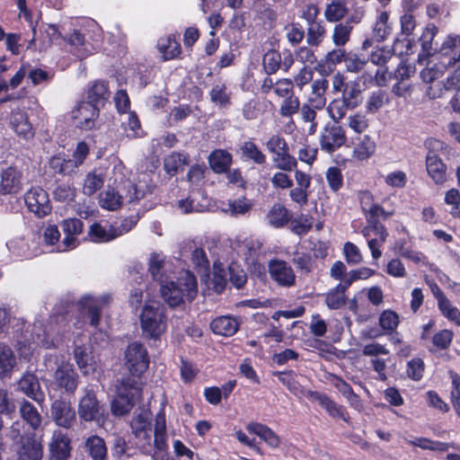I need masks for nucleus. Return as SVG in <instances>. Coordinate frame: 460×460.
<instances>
[{
	"mask_svg": "<svg viewBox=\"0 0 460 460\" xmlns=\"http://www.w3.org/2000/svg\"><path fill=\"white\" fill-rule=\"evenodd\" d=\"M242 155L256 164H264L267 161L266 155L252 141H245L241 146Z\"/></svg>",
	"mask_w": 460,
	"mask_h": 460,
	"instance_id": "obj_34",
	"label": "nucleus"
},
{
	"mask_svg": "<svg viewBox=\"0 0 460 460\" xmlns=\"http://www.w3.org/2000/svg\"><path fill=\"white\" fill-rule=\"evenodd\" d=\"M70 438L66 434L58 429L52 434L49 451L56 460H66L71 455Z\"/></svg>",
	"mask_w": 460,
	"mask_h": 460,
	"instance_id": "obj_19",
	"label": "nucleus"
},
{
	"mask_svg": "<svg viewBox=\"0 0 460 460\" xmlns=\"http://www.w3.org/2000/svg\"><path fill=\"white\" fill-rule=\"evenodd\" d=\"M131 432L135 438V444L139 450L146 455H152V429L151 412L145 407H139L134 411L129 422Z\"/></svg>",
	"mask_w": 460,
	"mask_h": 460,
	"instance_id": "obj_3",
	"label": "nucleus"
},
{
	"mask_svg": "<svg viewBox=\"0 0 460 460\" xmlns=\"http://www.w3.org/2000/svg\"><path fill=\"white\" fill-rule=\"evenodd\" d=\"M208 163L215 172H226L232 164V155L226 150L217 149L209 155Z\"/></svg>",
	"mask_w": 460,
	"mask_h": 460,
	"instance_id": "obj_29",
	"label": "nucleus"
},
{
	"mask_svg": "<svg viewBox=\"0 0 460 460\" xmlns=\"http://www.w3.org/2000/svg\"><path fill=\"white\" fill-rule=\"evenodd\" d=\"M103 185V178L101 174L89 172L84 180L83 191L84 194L91 196Z\"/></svg>",
	"mask_w": 460,
	"mask_h": 460,
	"instance_id": "obj_57",
	"label": "nucleus"
},
{
	"mask_svg": "<svg viewBox=\"0 0 460 460\" xmlns=\"http://www.w3.org/2000/svg\"><path fill=\"white\" fill-rule=\"evenodd\" d=\"M198 292L197 280L190 271H185L176 281L165 280L160 284V295L170 307H178L186 300L192 301Z\"/></svg>",
	"mask_w": 460,
	"mask_h": 460,
	"instance_id": "obj_1",
	"label": "nucleus"
},
{
	"mask_svg": "<svg viewBox=\"0 0 460 460\" xmlns=\"http://www.w3.org/2000/svg\"><path fill=\"white\" fill-rule=\"evenodd\" d=\"M22 190V174L14 167H8L2 172L0 181V192L3 194H15Z\"/></svg>",
	"mask_w": 460,
	"mask_h": 460,
	"instance_id": "obj_21",
	"label": "nucleus"
},
{
	"mask_svg": "<svg viewBox=\"0 0 460 460\" xmlns=\"http://www.w3.org/2000/svg\"><path fill=\"white\" fill-rule=\"evenodd\" d=\"M300 102L294 94L290 95L282 102L279 113L284 117H290L300 110Z\"/></svg>",
	"mask_w": 460,
	"mask_h": 460,
	"instance_id": "obj_63",
	"label": "nucleus"
},
{
	"mask_svg": "<svg viewBox=\"0 0 460 460\" xmlns=\"http://www.w3.org/2000/svg\"><path fill=\"white\" fill-rule=\"evenodd\" d=\"M426 168L428 174L436 184H443L447 181V165L432 151L427 154Z\"/></svg>",
	"mask_w": 460,
	"mask_h": 460,
	"instance_id": "obj_22",
	"label": "nucleus"
},
{
	"mask_svg": "<svg viewBox=\"0 0 460 460\" xmlns=\"http://www.w3.org/2000/svg\"><path fill=\"white\" fill-rule=\"evenodd\" d=\"M54 377L58 385L65 389L66 392L73 394L76 390L78 376L71 365H60L56 370Z\"/></svg>",
	"mask_w": 460,
	"mask_h": 460,
	"instance_id": "obj_20",
	"label": "nucleus"
},
{
	"mask_svg": "<svg viewBox=\"0 0 460 460\" xmlns=\"http://www.w3.org/2000/svg\"><path fill=\"white\" fill-rule=\"evenodd\" d=\"M99 108L91 102H81L72 111V118L77 128L91 130L96 128Z\"/></svg>",
	"mask_w": 460,
	"mask_h": 460,
	"instance_id": "obj_8",
	"label": "nucleus"
},
{
	"mask_svg": "<svg viewBox=\"0 0 460 460\" xmlns=\"http://www.w3.org/2000/svg\"><path fill=\"white\" fill-rule=\"evenodd\" d=\"M70 45V51L79 59L89 57L100 47V39H93V41L86 40L84 36L75 31L67 40Z\"/></svg>",
	"mask_w": 460,
	"mask_h": 460,
	"instance_id": "obj_11",
	"label": "nucleus"
},
{
	"mask_svg": "<svg viewBox=\"0 0 460 460\" xmlns=\"http://www.w3.org/2000/svg\"><path fill=\"white\" fill-rule=\"evenodd\" d=\"M53 421L59 427L69 429L75 421V411L69 402L57 399L50 406Z\"/></svg>",
	"mask_w": 460,
	"mask_h": 460,
	"instance_id": "obj_10",
	"label": "nucleus"
},
{
	"mask_svg": "<svg viewBox=\"0 0 460 460\" xmlns=\"http://www.w3.org/2000/svg\"><path fill=\"white\" fill-rule=\"evenodd\" d=\"M85 447L93 460H104L107 456V448L104 440L98 436L87 438Z\"/></svg>",
	"mask_w": 460,
	"mask_h": 460,
	"instance_id": "obj_37",
	"label": "nucleus"
},
{
	"mask_svg": "<svg viewBox=\"0 0 460 460\" xmlns=\"http://www.w3.org/2000/svg\"><path fill=\"white\" fill-rule=\"evenodd\" d=\"M22 418L33 429H36L41 423L40 414L37 409L28 401L23 400L20 406Z\"/></svg>",
	"mask_w": 460,
	"mask_h": 460,
	"instance_id": "obj_42",
	"label": "nucleus"
},
{
	"mask_svg": "<svg viewBox=\"0 0 460 460\" xmlns=\"http://www.w3.org/2000/svg\"><path fill=\"white\" fill-rule=\"evenodd\" d=\"M388 13L382 12L375 23L373 37L376 41H384L392 32V27L388 24Z\"/></svg>",
	"mask_w": 460,
	"mask_h": 460,
	"instance_id": "obj_44",
	"label": "nucleus"
},
{
	"mask_svg": "<svg viewBox=\"0 0 460 460\" xmlns=\"http://www.w3.org/2000/svg\"><path fill=\"white\" fill-rule=\"evenodd\" d=\"M308 394L312 397V401L316 402L332 418L342 420L347 423L349 422L350 418L344 406L319 392Z\"/></svg>",
	"mask_w": 460,
	"mask_h": 460,
	"instance_id": "obj_15",
	"label": "nucleus"
},
{
	"mask_svg": "<svg viewBox=\"0 0 460 460\" xmlns=\"http://www.w3.org/2000/svg\"><path fill=\"white\" fill-rule=\"evenodd\" d=\"M153 451L164 452L167 449V433H166V419L164 408L155 415L154 436L152 435ZM156 453V452H155ZM155 455L153 457L155 458Z\"/></svg>",
	"mask_w": 460,
	"mask_h": 460,
	"instance_id": "obj_18",
	"label": "nucleus"
},
{
	"mask_svg": "<svg viewBox=\"0 0 460 460\" xmlns=\"http://www.w3.org/2000/svg\"><path fill=\"white\" fill-rule=\"evenodd\" d=\"M54 199L61 202H68L74 199L75 189L67 183H61L53 191Z\"/></svg>",
	"mask_w": 460,
	"mask_h": 460,
	"instance_id": "obj_61",
	"label": "nucleus"
},
{
	"mask_svg": "<svg viewBox=\"0 0 460 460\" xmlns=\"http://www.w3.org/2000/svg\"><path fill=\"white\" fill-rule=\"evenodd\" d=\"M345 292L334 288L326 295L325 304L330 309H339L345 305Z\"/></svg>",
	"mask_w": 460,
	"mask_h": 460,
	"instance_id": "obj_58",
	"label": "nucleus"
},
{
	"mask_svg": "<svg viewBox=\"0 0 460 460\" xmlns=\"http://www.w3.org/2000/svg\"><path fill=\"white\" fill-rule=\"evenodd\" d=\"M300 115L304 122L309 123L307 132L309 135H314L316 132L318 123L316 121V111L312 105L304 103L300 108Z\"/></svg>",
	"mask_w": 460,
	"mask_h": 460,
	"instance_id": "obj_49",
	"label": "nucleus"
},
{
	"mask_svg": "<svg viewBox=\"0 0 460 460\" xmlns=\"http://www.w3.org/2000/svg\"><path fill=\"white\" fill-rule=\"evenodd\" d=\"M122 197L114 189L108 188L100 193L99 204L107 210H117L121 206Z\"/></svg>",
	"mask_w": 460,
	"mask_h": 460,
	"instance_id": "obj_39",
	"label": "nucleus"
},
{
	"mask_svg": "<svg viewBox=\"0 0 460 460\" xmlns=\"http://www.w3.org/2000/svg\"><path fill=\"white\" fill-rule=\"evenodd\" d=\"M24 199L29 210L38 217H43L51 211L49 195L40 187L31 188L28 190Z\"/></svg>",
	"mask_w": 460,
	"mask_h": 460,
	"instance_id": "obj_9",
	"label": "nucleus"
},
{
	"mask_svg": "<svg viewBox=\"0 0 460 460\" xmlns=\"http://www.w3.org/2000/svg\"><path fill=\"white\" fill-rule=\"evenodd\" d=\"M325 33L323 26L318 22L309 24L307 30V43L311 46H317L322 41Z\"/></svg>",
	"mask_w": 460,
	"mask_h": 460,
	"instance_id": "obj_64",
	"label": "nucleus"
},
{
	"mask_svg": "<svg viewBox=\"0 0 460 460\" xmlns=\"http://www.w3.org/2000/svg\"><path fill=\"white\" fill-rule=\"evenodd\" d=\"M157 46L165 60L172 59L181 53L179 42L170 37L159 40Z\"/></svg>",
	"mask_w": 460,
	"mask_h": 460,
	"instance_id": "obj_45",
	"label": "nucleus"
},
{
	"mask_svg": "<svg viewBox=\"0 0 460 460\" xmlns=\"http://www.w3.org/2000/svg\"><path fill=\"white\" fill-rule=\"evenodd\" d=\"M346 261L350 265H357L362 262L363 256L357 245L347 242L343 247Z\"/></svg>",
	"mask_w": 460,
	"mask_h": 460,
	"instance_id": "obj_60",
	"label": "nucleus"
},
{
	"mask_svg": "<svg viewBox=\"0 0 460 460\" xmlns=\"http://www.w3.org/2000/svg\"><path fill=\"white\" fill-rule=\"evenodd\" d=\"M121 125L128 137H135L140 130V122L135 112L128 111L121 115Z\"/></svg>",
	"mask_w": 460,
	"mask_h": 460,
	"instance_id": "obj_46",
	"label": "nucleus"
},
{
	"mask_svg": "<svg viewBox=\"0 0 460 460\" xmlns=\"http://www.w3.org/2000/svg\"><path fill=\"white\" fill-rule=\"evenodd\" d=\"M269 271L272 279L283 287H290L295 283V273L292 268L284 261H271Z\"/></svg>",
	"mask_w": 460,
	"mask_h": 460,
	"instance_id": "obj_16",
	"label": "nucleus"
},
{
	"mask_svg": "<svg viewBox=\"0 0 460 460\" xmlns=\"http://www.w3.org/2000/svg\"><path fill=\"white\" fill-rule=\"evenodd\" d=\"M267 150L271 154L272 163L280 171H293L296 159L289 154L288 145L280 135H272L266 142Z\"/></svg>",
	"mask_w": 460,
	"mask_h": 460,
	"instance_id": "obj_5",
	"label": "nucleus"
},
{
	"mask_svg": "<svg viewBox=\"0 0 460 460\" xmlns=\"http://www.w3.org/2000/svg\"><path fill=\"white\" fill-rule=\"evenodd\" d=\"M367 226L362 229V234L368 238L372 234L377 236L381 242H385L386 237L388 235L387 231L383 224L379 222L377 219L366 218Z\"/></svg>",
	"mask_w": 460,
	"mask_h": 460,
	"instance_id": "obj_47",
	"label": "nucleus"
},
{
	"mask_svg": "<svg viewBox=\"0 0 460 460\" xmlns=\"http://www.w3.org/2000/svg\"><path fill=\"white\" fill-rule=\"evenodd\" d=\"M188 160L189 156L185 153L173 152L164 158V169L171 175L175 174L188 164Z\"/></svg>",
	"mask_w": 460,
	"mask_h": 460,
	"instance_id": "obj_41",
	"label": "nucleus"
},
{
	"mask_svg": "<svg viewBox=\"0 0 460 460\" xmlns=\"http://www.w3.org/2000/svg\"><path fill=\"white\" fill-rule=\"evenodd\" d=\"M42 445L35 439H27L18 451V460H40Z\"/></svg>",
	"mask_w": 460,
	"mask_h": 460,
	"instance_id": "obj_31",
	"label": "nucleus"
},
{
	"mask_svg": "<svg viewBox=\"0 0 460 460\" xmlns=\"http://www.w3.org/2000/svg\"><path fill=\"white\" fill-rule=\"evenodd\" d=\"M74 358L79 369L84 375H88L95 370L96 362L89 346L75 345L74 349Z\"/></svg>",
	"mask_w": 460,
	"mask_h": 460,
	"instance_id": "obj_25",
	"label": "nucleus"
},
{
	"mask_svg": "<svg viewBox=\"0 0 460 460\" xmlns=\"http://www.w3.org/2000/svg\"><path fill=\"white\" fill-rule=\"evenodd\" d=\"M78 414L84 421L98 420L102 414V408L93 391L85 390L84 396L79 402Z\"/></svg>",
	"mask_w": 460,
	"mask_h": 460,
	"instance_id": "obj_13",
	"label": "nucleus"
},
{
	"mask_svg": "<svg viewBox=\"0 0 460 460\" xmlns=\"http://www.w3.org/2000/svg\"><path fill=\"white\" fill-rule=\"evenodd\" d=\"M351 31L352 26L349 22L337 24L332 34L333 43L338 47L344 46L349 40Z\"/></svg>",
	"mask_w": 460,
	"mask_h": 460,
	"instance_id": "obj_53",
	"label": "nucleus"
},
{
	"mask_svg": "<svg viewBox=\"0 0 460 460\" xmlns=\"http://www.w3.org/2000/svg\"><path fill=\"white\" fill-rule=\"evenodd\" d=\"M165 265L166 261L164 254L156 252L151 254L148 270L153 279L158 281L160 284L162 281H165L167 279V277L164 274Z\"/></svg>",
	"mask_w": 460,
	"mask_h": 460,
	"instance_id": "obj_32",
	"label": "nucleus"
},
{
	"mask_svg": "<svg viewBox=\"0 0 460 460\" xmlns=\"http://www.w3.org/2000/svg\"><path fill=\"white\" fill-rule=\"evenodd\" d=\"M131 227L132 224L126 228L124 224L120 227H114L112 226H102L99 223H94L90 226L88 234L91 240L95 243H106L128 232Z\"/></svg>",
	"mask_w": 460,
	"mask_h": 460,
	"instance_id": "obj_12",
	"label": "nucleus"
},
{
	"mask_svg": "<svg viewBox=\"0 0 460 460\" xmlns=\"http://www.w3.org/2000/svg\"><path fill=\"white\" fill-rule=\"evenodd\" d=\"M210 99L220 106L229 104L230 96L226 92V86L224 84H215L210 91Z\"/></svg>",
	"mask_w": 460,
	"mask_h": 460,
	"instance_id": "obj_59",
	"label": "nucleus"
},
{
	"mask_svg": "<svg viewBox=\"0 0 460 460\" xmlns=\"http://www.w3.org/2000/svg\"><path fill=\"white\" fill-rule=\"evenodd\" d=\"M347 7L344 3L341 1L332 2L328 4L325 9V17L329 22H338L347 13Z\"/></svg>",
	"mask_w": 460,
	"mask_h": 460,
	"instance_id": "obj_54",
	"label": "nucleus"
},
{
	"mask_svg": "<svg viewBox=\"0 0 460 460\" xmlns=\"http://www.w3.org/2000/svg\"><path fill=\"white\" fill-rule=\"evenodd\" d=\"M142 384L135 377L122 378L117 386V397L111 402V412L123 416L141 400Z\"/></svg>",
	"mask_w": 460,
	"mask_h": 460,
	"instance_id": "obj_2",
	"label": "nucleus"
},
{
	"mask_svg": "<svg viewBox=\"0 0 460 460\" xmlns=\"http://www.w3.org/2000/svg\"><path fill=\"white\" fill-rule=\"evenodd\" d=\"M87 96V102H91L97 106L100 102H102L109 97L107 84L104 81L94 82L89 88Z\"/></svg>",
	"mask_w": 460,
	"mask_h": 460,
	"instance_id": "obj_48",
	"label": "nucleus"
},
{
	"mask_svg": "<svg viewBox=\"0 0 460 460\" xmlns=\"http://www.w3.org/2000/svg\"><path fill=\"white\" fill-rule=\"evenodd\" d=\"M376 152V143L368 135L358 138L353 149V157L364 161L371 157Z\"/></svg>",
	"mask_w": 460,
	"mask_h": 460,
	"instance_id": "obj_30",
	"label": "nucleus"
},
{
	"mask_svg": "<svg viewBox=\"0 0 460 460\" xmlns=\"http://www.w3.org/2000/svg\"><path fill=\"white\" fill-rule=\"evenodd\" d=\"M328 86L329 83L324 78L314 80L311 84V92L308 95L306 103L312 105L315 109L323 110L326 104L325 93Z\"/></svg>",
	"mask_w": 460,
	"mask_h": 460,
	"instance_id": "obj_26",
	"label": "nucleus"
},
{
	"mask_svg": "<svg viewBox=\"0 0 460 460\" xmlns=\"http://www.w3.org/2000/svg\"><path fill=\"white\" fill-rule=\"evenodd\" d=\"M326 180L329 187L333 191H338L343 185V176L341 169L332 166L326 172Z\"/></svg>",
	"mask_w": 460,
	"mask_h": 460,
	"instance_id": "obj_62",
	"label": "nucleus"
},
{
	"mask_svg": "<svg viewBox=\"0 0 460 460\" xmlns=\"http://www.w3.org/2000/svg\"><path fill=\"white\" fill-rule=\"evenodd\" d=\"M446 61H439L431 66H427L420 72L422 80L426 83H431L436 79L441 77L447 67Z\"/></svg>",
	"mask_w": 460,
	"mask_h": 460,
	"instance_id": "obj_51",
	"label": "nucleus"
},
{
	"mask_svg": "<svg viewBox=\"0 0 460 460\" xmlns=\"http://www.w3.org/2000/svg\"><path fill=\"white\" fill-rule=\"evenodd\" d=\"M354 109V107L349 104V102L341 97L332 100L327 107L329 116L334 123H339L346 116L349 110Z\"/></svg>",
	"mask_w": 460,
	"mask_h": 460,
	"instance_id": "obj_38",
	"label": "nucleus"
},
{
	"mask_svg": "<svg viewBox=\"0 0 460 460\" xmlns=\"http://www.w3.org/2000/svg\"><path fill=\"white\" fill-rule=\"evenodd\" d=\"M279 380L296 396L301 397L305 396L312 400V397L308 394H315L317 391L306 390L296 380V375L293 372L284 373L277 372L275 374Z\"/></svg>",
	"mask_w": 460,
	"mask_h": 460,
	"instance_id": "obj_28",
	"label": "nucleus"
},
{
	"mask_svg": "<svg viewBox=\"0 0 460 460\" xmlns=\"http://www.w3.org/2000/svg\"><path fill=\"white\" fill-rule=\"evenodd\" d=\"M125 360L128 368L132 376L139 381V376L144 373L149 366V357L146 349L139 342L130 343L125 351Z\"/></svg>",
	"mask_w": 460,
	"mask_h": 460,
	"instance_id": "obj_6",
	"label": "nucleus"
},
{
	"mask_svg": "<svg viewBox=\"0 0 460 460\" xmlns=\"http://www.w3.org/2000/svg\"><path fill=\"white\" fill-rule=\"evenodd\" d=\"M399 324L398 314L392 310L384 311L379 316V325L384 331L393 332Z\"/></svg>",
	"mask_w": 460,
	"mask_h": 460,
	"instance_id": "obj_56",
	"label": "nucleus"
},
{
	"mask_svg": "<svg viewBox=\"0 0 460 460\" xmlns=\"http://www.w3.org/2000/svg\"><path fill=\"white\" fill-rule=\"evenodd\" d=\"M389 102L387 93L382 90L372 92L365 102L366 112L370 114L376 113Z\"/></svg>",
	"mask_w": 460,
	"mask_h": 460,
	"instance_id": "obj_35",
	"label": "nucleus"
},
{
	"mask_svg": "<svg viewBox=\"0 0 460 460\" xmlns=\"http://www.w3.org/2000/svg\"><path fill=\"white\" fill-rule=\"evenodd\" d=\"M288 210L280 204L273 205L267 215L269 224L274 227L283 226L288 223Z\"/></svg>",
	"mask_w": 460,
	"mask_h": 460,
	"instance_id": "obj_43",
	"label": "nucleus"
},
{
	"mask_svg": "<svg viewBox=\"0 0 460 460\" xmlns=\"http://www.w3.org/2000/svg\"><path fill=\"white\" fill-rule=\"evenodd\" d=\"M16 364V358L12 349L0 342V375L8 376Z\"/></svg>",
	"mask_w": 460,
	"mask_h": 460,
	"instance_id": "obj_33",
	"label": "nucleus"
},
{
	"mask_svg": "<svg viewBox=\"0 0 460 460\" xmlns=\"http://www.w3.org/2000/svg\"><path fill=\"white\" fill-rule=\"evenodd\" d=\"M140 324L145 337L159 338L166 330L164 307L158 304L146 305L140 314Z\"/></svg>",
	"mask_w": 460,
	"mask_h": 460,
	"instance_id": "obj_4",
	"label": "nucleus"
},
{
	"mask_svg": "<svg viewBox=\"0 0 460 460\" xmlns=\"http://www.w3.org/2000/svg\"><path fill=\"white\" fill-rule=\"evenodd\" d=\"M262 65L268 75L275 74L281 66V54L276 50H269L263 56Z\"/></svg>",
	"mask_w": 460,
	"mask_h": 460,
	"instance_id": "obj_50",
	"label": "nucleus"
},
{
	"mask_svg": "<svg viewBox=\"0 0 460 460\" xmlns=\"http://www.w3.org/2000/svg\"><path fill=\"white\" fill-rule=\"evenodd\" d=\"M18 388L39 404L44 402L45 394L41 390L38 377L34 374L25 373L18 382Z\"/></svg>",
	"mask_w": 460,
	"mask_h": 460,
	"instance_id": "obj_17",
	"label": "nucleus"
},
{
	"mask_svg": "<svg viewBox=\"0 0 460 460\" xmlns=\"http://www.w3.org/2000/svg\"><path fill=\"white\" fill-rule=\"evenodd\" d=\"M344 128L338 123H327L321 131L319 143L322 150L332 154L341 147L346 142Z\"/></svg>",
	"mask_w": 460,
	"mask_h": 460,
	"instance_id": "obj_7",
	"label": "nucleus"
},
{
	"mask_svg": "<svg viewBox=\"0 0 460 460\" xmlns=\"http://www.w3.org/2000/svg\"><path fill=\"white\" fill-rule=\"evenodd\" d=\"M362 88L358 81H349V85L341 93V98L355 109L362 102Z\"/></svg>",
	"mask_w": 460,
	"mask_h": 460,
	"instance_id": "obj_36",
	"label": "nucleus"
},
{
	"mask_svg": "<svg viewBox=\"0 0 460 460\" xmlns=\"http://www.w3.org/2000/svg\"><path fill=\"white\" fill-rule=\"evenodd\" d=\"M347 126L355 133L361 134L369 127V120L365 114L356 112L347 118Z\"/></svg>",
	"mask_w": 460,
	"mask_h": 460,
	"instance_id": "obj_52",
	"label": "nucleus"
},
{
	"mask_svg": "<svg viewBox=\"0 0 460 460\" xmlns=\"http://www.w3.org/2000/svg\"><path fill=\"white\" fill-rule=\"evenodd\" d=\"M240 328L238 318L231 315H222L215 318L210 323V329L217 335L230 337Z\"/></svg>",
	"mask_w": 460,
	"mask_h": 460,
	"instance_id": "obj_23",
	"label": "nucleus"
},
{
	"mask_svg": "<svg viewBox=\"0 0 460 460\" xmlns=\"http://www.w3.org/2000/svg\"><path fill=\"white\" fill-rule=\"evenodd\" d=\"M246 429L260 437L268 446L277 448L280 444L279 437L268 426L258 423L250 422L246 426Z\"/></svg>",
	"mask_w": 460,
	"mask_h": 460,
	"instance_id": "obj_27",
	"label": "nucleus"
},
{
	"mask_svg": "<svg viewBox=\"0 0 460 460\" xmlns=\"http://www.w3.org/2000/svg\"><path fill=\"white\" fill-rule=\"evenodd\" d=\"M10 125L15 133L25 139L33 137L34 131L28 116L20 109H15L12 111L10 118Z\"/></svg>",
	"mask_w": 460,
	"mask_h": 460,
	"instance_id": "obj_24",
	"label": "nucleus"
},
{
	"mask_svg": "<svg viewBox=\"0 0 460 460\" xmlns=\"http://www.w3.org/2000/svg\"><path fill=\"white\" fill-rule=\"evenodd\" d=\"M227 207L228 208H225L226 211H229L233 216H238L247 213L252 208V203L251 200L242 198L229 200Z\"/></svg>",
	"mask_w": 460,
	"mask_h": 460,
	"instance_id": "obj_55",
	"label": "nucleus"
},
{
	"mask_svg": "<svg viewBox=\"0 0 460 460\" xmlns=\"http://www.w3.org/2000/svg\"><path fill=\"white\" fill-rule=\"evenodd\" d=\"M110 301L109 296L102 297H93L92 296H84L80 301L79 305L83 313L87 314L90 319V324L96 327L99 324L101 318V307Z\"/></svg>",
	"mask_w": 460,
	"mask_h": 460,
	"instance_id": "obj_14",
	"label": "nucleus"
},
{
	"mask_svg": "<svg viewBox=\"0 0 460 460\" xmlns=\"http://www.w3.org/2000/svg\"><path fill=\"white\" fill-rule=\"evenodd\" d=\"M49 167L55 173L71 175L75 172V164L70 158L62 155H55L49 159Z\"/></svg>",
	"mask_w": 460,
	"mask_h": 460,
	"instance_id": "obj_40",
	"label": "nucleus"
}]
</instances>
